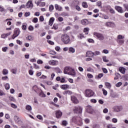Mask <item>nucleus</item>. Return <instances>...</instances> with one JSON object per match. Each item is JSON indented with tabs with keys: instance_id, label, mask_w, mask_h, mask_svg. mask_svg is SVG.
Masks as SVG:
<instances>
[{
	"instance_id": "f257e3e1",
	"label": "nucleus",
	"mask_w": 128,
	"mask_h": 128,
	"mask_svg": "<svg viewBox=\"0 0 128 128\" xmlns=\"http://www.w3.org/2000/svg\"><path fill=\"white\" fill-rule=\"evenodd\" d=\"M64 74H69L70 76H76V71H74V68L70 67H65L64 68Z\"/></svg>"
},
{
	"instance_id": "f03ea898",
	"label": "nucleus",
	"mask_w": 128,
	"mask_h": 128,
	"mask_svg": "<svg viewBox=\"0 0 128 128\" xmlns=\"http://www.w3.org/2000/svg\"><path fill=\"white\" fill-rule=\"evenodd\" d=\"M61 40L64 44H70V36L66 34H63L61 36Z\"/></svg>"
},
{
	"instance_id": "7ed1b4c3",
	"label": "nucleus",
	"mask_w": 128,
	"mask_h": 128,
	"mask_svg": "<svg viewBox=\"0 0 128 128\" xmlns=\"http://www.w3.org/2000/svg\"><path fill=\"white\" fill-rule=\"evenodd\" d=\"M94 34L99 40H104V36L100 33L94 32Z\"/></svg>"
},
{
	"instance_id": "20e7f679",
	"label": "nucleus",
	"mask_w": 128,
	"mask_h": 128,
	"mask_svg": "<svg viewBox=\"0 0 128 128\" xmlns=\"http://www.w3.org/2000/svg\"><path fill=\"white\" fill-rule=\"evenodd\" d=\"M94 92L91 90H87L85 92V96L87 98L94 96Z\"/></svg>"
},
{
	"instance_id": "39448f33",
	"label": "nucleus",
	"mask_w": 128,
	"mask_h": 128,
	"mask_svg": "<svg viewBox=\"0 0 128 128\" xmlns=\"http://www.w3.org/2000/svg\"><path fill=\"white\" fill-rule=\"evenodd\" d=\"M74 114H80L82 112V108L80 106H76L74 109Z\"/></svg>"
},
{
	"instance_id": "423d86ee",
	"label": "nucleus",
	"mask_w": 128,
	"mask_h": 128,
	"mask_svg": "<svg viewBox=\"0 0 128 128\" xmlns=\"http://www.w3.org/2000/svg\"><path fill=\"white\" fill-rule=\"evenodd\" d=\"M113 110L116 112H118L122 110V106H114L113 107Z\"/></svg>"
},
{
	"instance_id": "0eeeda50",
	"label": "nucleus",
	"mask_w": 128,
	"mask_h": 128,
	"mask_svg": "<svg viewBox=\"0 0 128 128\" xmlns=\"http://www.w3.org/2000/svg\"><path fill=\"white\" fill-rule=\"evenodd\" d=\"M105 26L108 28H116V24L112 22H106Z\"/></svg>"
},
{
	"instance_id": "6e6552de",
	"label": "nucleus",
	"mask_w": 128,
	"mask_h": 128,
	"mask_svg": "<svg viewBox=\"0 0 128 128\" xmlns=\"http://www.w3.org/2000/svg\"><path fill=\"white\" fill-rule=\"evenodd\" d=\"M86 110L88 114H92L94 112V109L91 106H88L86 108Z\"/></svg>"
},
{
	"instance_id": "1a4fd4ad",
	"label": "nucleus",
	"mask_w": 128,
	"mask_h": 128,
	"mask_svg": "<svg viewBox=\"0 0 128 128\" xmlns=\"http://www.w3.org/2000/svg\"><path fill=\"white\" fill-rule=\"evenodd\" d=\"M114 8L116 10H117V12H120V14H122L124 12L122 8L120 6H115Z\"/></svg>"
},
{
	"instance_id": "9d476101",
	"label": "nucleus",
	"mask_w": 128,
	"mask_h": 128,
	"mask_svg": "<svg viewBox=\"0 0 128 128\" xmlns=\"http://www.w3.org/2000/svg\"><path fill=\"white\" fill-rule=\"evenodd\" d=\"M86 58H94V52L91 51H88L86 52Z\"/></svg>"
},
{
	"instance_id": "9b49d317",
	"label": "nucleus",
	"mask_w": 128,
	"mask_h": 128,
	"mask_svg": "<svg viewBox=\"0 0 128 128\" xmlns=\"http://www.w3.org/2000/svg\"><path fill=\"white\" fill-rule=\"evenodd\" d=\"M56 116L57 118H60L62 116V112L60 110H58L56 111Z\"/></svg>"
},
{
	"instance_id": "f8f14e48",
	"label": "nucleus",
	"mask_w": 128,
	"mask_h": 128,
	"mask_svg": "<svg viewBox=\"0 0 128 128\" xmlns=\"http://www.w3.org/2000/svg\"><path fill=\"white\" fill-rule=\"evenodd\" d=\"M58 60H51L48 62V64L50 66H56V64H58Z\"/></svg>"
},
{
	"instance_id": "ddd939ff",
	"label": "nucleus",
	"mask_w": 128,
	"mask_h": 128,
	"mask_svg": "<svg viewBox=\"0 0 128 128\" xmlns=\"http://www.w3.org/2000/svg\"><path fill=\"white\" fill-rule=\"evenodd\" d=\"M26 8H32V0H29L27 2Z\"/></svg>"
},
{
	"instance_id": "4468645a",
	"label": "nucleus",
	"mask_w": 128,
	"mask_h": 128,
	"mask_svg": "<svg viewBox=\"0 0 128 128\" xmlns=\"http://www.w3.org/2000/svg\"><path fill=\"white\" fill-rule=\"evenodd\" d=\"M12 34V32H9L7 34H3L1 35L2 38H6L8 36H10Z\"/></svg>"
},
{
	"instance_id": "2eb2a0df",
	"label": "nucleus",
	"mask_w": 128,
	"mask_h": 128,
	"mask_svg": "<svg viewBox=\"0 0 128 128\" xmlns=\"http://www.w3.org/2000/svg\"><path fill=\"white\" fill-rule=\"evenodd\" d=\"M81 24L83 26H88V20L86 19H84L81 20Z\"/></svg>"
},
{
	"instance_id": "dca6fc26",
	"label": "nucleus",
	"mask_w": 128,
	"mask_h": 128,
	"mask_svg": "<svg viewBox=\"0 0 128 128\" xmlns=\"http://www.w3.org/2000/svg\"><path fill=\"white\" fill-rule=\"evenodd\" d=\"M20 31L19 29L16 28L14 30V34L16 36H20Z\"/></svg>"
},
{
	"instance_id": "f3484780",
	"label": "nucleus",
	"mask_w": 128,
	"mask_h": 128,
	"mask_svg": "<svg viewBox=\"0 0 128 128\" xmlns=\"http://www.w3.org/2000/svg\"><path fill=\"white\" fill-rule=\"evenodd\" d=\"M126 69L124 67H120L119 68V71L121 74H126Z\"/></svg>"
},
{
	"instance_id": "a211bd4d",
	"label": "nucleus",
	"mask_w": 128,
	"mask_h": 128,
	"mask_svg": "<svg viewBox=\"0 0 128 128\" xmlns=\"http://www.w3.org/2000/svg\"><path fill=\"white\" fill-rule=\"evenodd\" d=\"M72 100L74 104H78V100L74 96H72Z\"/></svg>"
},
{
	"instance_id": "6ab92c4d",
	"label": "nucleus",
	"mask_w": 128,
	"mask_h": 128,
	"mask_svg": "<svg viewBox=\"0 0 128 128\" xmlns=\"http://www.w3.org/2000/svg\"><path fill=\"white\" fill-rule=\"evenodd\" d=\"M55 8L56 10H58V12H62V8L57 4H55Z\"/></svg>"
},
{
	"instance_id": "aec40b11",
	"label": "nucleus",
	"mask_w": 128,
	"mask_h": 128,
	"mask_svg": "<svg viewBox=\"0 0 128 128\" xmlns=\"http://www.w3.org/2000/svg\"><path fill=\"white\" fill-rule=\"evenodd\" d=\"M75 52H76V50H74V48L70 47L68 48V52H70V54H74Z\"/></svg>"
},
{
	"instance_id": "412c9836",
	"label": "nucleus",
	"mask_w": 128,
	"mask_h": 128,
	"mask_svg": "<svg viewBox=\"0 0 128 128\" xmlns=\"http://www.w3.org/2000/svg\"><path fill=\"white\" fill-rule=\"evenodd\" d=\"M54 18H51L49 20L48 24L49 26H52L54 24Z\"/></svg>"
},
{
	"instance_id": "4be33fe9",
	"label": "nucleus",
	"mask_w": 128,
	"mask_h": 128,
	"mask_svg": "<svg viewBox=\"0 0 128 128\" xmlns=\"http://www.w3.org/2000/svg\"><path fill=\"white\" fill-rule=\"evenodd\" d=\"M117 42H118L119 44L122 46V44H124V39L117 40Z\"/></svg>"
},
{
	"instance_id": "5701e85b",
	"label": "nucleus",
	"mask_w": 128,
	"mask_h": 128,
	"mask_svg": "<svg viewBox=\"0 0 128 128\" xmlns=\"http://www.w3.org/2000/svg\"><path fill=\"white\" fill-rule=\"evenodd\" d=\"M69 86L68 84H63L61 86L60 88L62 90H68L69 88Z\"/></svg>"
},
{
	"instance_id": "b1692460",
	"label": "nucleus",
	"mask_w": 128,
	"mask_h": 128,
	"mask_svg": "<svg viewBox=\"0 0 128 128\" xmlns=\"http://www.w3.org/2000/svg\"><path fill=\"white\" fill-rule=\"evenodd\" d=\"M105 86H106L107 88H108V90H110L112 88V84L110 83L106 82H105Z\"/></svg>"
},
{
	"instance_id": "393cba45",
	"label": "nucleus",
	"mask_w": 128,
	"mask_h": 128,
	"mask_svg": "<svg viewBox=\"0 0 128 128\" xmlns=\"http://www.w3.org/2000/svg\"><path fill=\"white\" fill-rule=\"evenodd\" d=\"M14 120L16 122H18L20 120V118H18V116H14Z\"/></svg>"
},
{
	"instance_id": "a878e982",
	"label": "nucleus",
	"mask_w": 128,
	"mask_h": 128,
	"mask_svg": "<svg viewBox=\"0 0 128 128\" xmlns=\"http://www.w3.org/2000/svg\"><path fill=\"white\" fill-rule=\"evenodd\" d=\"M11 72H12V74H16L17 72H18V68H14L11 70Z\"/></svg>"
},
{
	"instance_id": "bb28decb",
	"label": "nucleus",
	"mask_w": 128,
	"mask_h": 128,
	"mask_svg": "<svg viewBox=\"0 0 128 128\" xmlns=\"http://www.w3.org/2000/svg\"><path fill=\"white\" fill-rule=\"evenodd\" d=\"M8 74V70L6 69H4L2 71V74L4 76H6V74Z\"/></svg>"
},
{
	"instance_id": "cd10ccee",
	"label": "nucleus",
	"mask_w": 128,
	"mask_h": 128,
	"mask_svg": "<svg viewBox=\"0 0 128 128\" xmlns=\"http://www.w3.org/2000/svg\"><path fill=\"white\" fill-rule=\"evenodd\" d=\"M124 36L120 34L118 35L117 36V40H124Z\"/></svg>"
},
{
	"instance_id": "c85d7f7f",
	"label": "nucleus",
	"mask_w": 128,
	"mask_h": 128,
	"mask_svg": "<svg viewBox=\"0 0 128 128\" xmlns=\"http://www.w3.org/2000/svg\"><path fill=\"white\" fill-rule=\"evenodd\" d=\"M88 30H90V28H84V32H86V34H88Z\"/></svg>"
},
{
	"instance_id": "c756f323",
	"label": "nucleus",
	"mask_w": 128,
	"mask_h": 128,
	"mask_svg": "<svg viewBox=\"0 0 128 128\" xmlns=\"http://www.w3.org/2000/svg\"><path fill=\"white\" fill-rule=\"evenodd\" d=\"M39 96L41 98H46V94H44V92H42V91H41V92H40Z\"/></svg>"
},
{
	"instance_id": "7c9ffc66",
	"label": "nucleus",
	"mask_w": 128,
	"mask_h": 128,
	"mask_svg": "<svg viewBox=\"0 0 128 128\" xmlns=\"http://www.w3.org/2000/svg\"><path fill=\"white\" fill-rule=\"evenodd\" d=\"M78 38H80V40H82V38H84V34H80L78 35Z\"/></svg>"
},
{
	"instance_id": "2f4dec72",
	"label": "nucleus",
	"mask_w": 128,
	"mask_h": 128,
	"mask_svg": "<svg viewBox=\"0 0 128 128\" xmlns=\"http://www.w3.org/2000/svg\"><path fill=\"white\" fill-rule=\"evenodd\" d=\"M96 6H98L99 8H102V2L98 1L97 2Z\"/></svg>"
},
{
	"instance_id": "473e14b6",
	"label": "nucleus",
	"mask_w": 128,
	"mask_h": 128,
	"mask_svg": "<svg viewBox=\"0 0 128 128\" xmlns=\"http://www.w3.org/2000/svg\"><path fill=\"white\" fill-rule=\"evenodd\" d=\"M26 110H28L29 112L32 110V106H29V105H27L26 106Z\"/></svg>"
},
{
	"instance_id": "72a5a7b5",
	"label": "nucleus",
	"mask_w": 128,
	"mask_h": 128,
	"mask_svg": "<svg viewBox=\"0 0 128 128\" xmlns=\"http://www.w3.org/2000/svg\"><path fill=\"white\" fill-rule=\"evenodd\" d=\"M82 6H83V8H88V3H86V2H83L82 3Z\"/></svg>"
},
{
	"instance_id": "f704fd0d",
	"label": "nucleus",
	"mask_w": 128,
	"mask_h": 128,
	"mask_svg": "<svg viewBox=\"0 0 128 128\" xmlns=\"http://www.w3.org/2000/svg\"><path fill=\"white\" fill-rule=\"evenodd\" d=\"M5 88L6 90H8V89L10 88V86L9 84L7 83L5 84Z\"/></svg>"
},
{
	"instance_id": "c9c22d12",
	"label": "nucleus",
	"mask_w": 128,
	"mask_h": 128,
	"mask_svg": "<svg viewBox=\"0 0 128 128\" xmlns=\"http://www.w3.org/2000/svg\"><path fill=\"white\" fill-rule=\"evenodd\" d=\"M72 92L70 90H67L64 92V94H72Z\"/></svg>"
},
{
	"instance_id": "e433bc0d",
	"label": "nucleus",
	"mask_w": 128,
	"mask_h": 128,
	"mask_svg": "<svg viewBox=\"0 0 128 128\" xmlns=\"http://www.w3.org/2000/svg\"><path fill=\"white\" fill-rule=\"evenodd\" d=\"M103 62H108V60H106V56H104L102 58Z\"/></svg>"
},
{
	"instance_id": "4c0bfd02",
	"label": "nucleus",
	"mask_w": 128,
	"mask_h": 128,
	"mask_svg": "<svg viewBox=\"0 0 128 128\" xmlns=\"http://www.w3.org/2000/svg\"><path fill=\"white\" fill-rule=\"evenodd\" d=\"M100 51H96L94 52V56H100Z\"/></svg>"
},
{
	"instance_id": "58836bf2",
	"label": "nucleus",
	"mask_w": 128,
	"mask_h": 128,
	"mask_svg": "<svg viewBox=\"0 0 128 128\" xmlns=\"http://www.w3.org/2000/svg\"><path fill=\"white\" fill-rule=\"evenodd\" d=\"M55 70L58 74H62V70L59 68H56Z\"/></svg>"
},
{
	"instance_id": "ea45409f",
	"label": "nucleus",
	"mask_w": 128,
	"mask_h": 128,
	"mask_svg": "<svg viewBox=\"0 0 128 128\" xmlns=\"http://www.w3.org/2000/svg\"><path fill=\"white\" fill-rule=\"evenodd\" d=\"M49 52H50V54H52V56H54L56 54V52H54V50H50Z\"/></svg>"
},
{
	"instance_id": "a19ab883",
	"label": "nucleus",
	"mask_w": 128,
	"mask_h": 128,
	"mask_svg": "<svg viewBox=\"0 0 128 128\" xmlns=\"http://www.w3.org/2000/svg\"><path fill=\"white\" fill-rule=\"evenodd\" d=\"M52 58H58V60L62 58V57L58 56H52Z\"/></svg>"
},
{
	"instance_id": "79ce46f5",
	"label": "nucleus",
	"mask_w": 128,
	"mask_h": 128,
	"mask_svg": "<svg viewBox=\"0 0 128 128\" xmlns=\"http://www.w3.org/2000/svg\"><path fill=\"white\" fill-rule=\"evenodd\" d=\"M49 10H50V12H52V10H54V6L50 5L49 6Z\"/></svg>"
},
{
	"instance_id": "37998d69",
	"label": "nucleus",
	"mask_w": 128,
	"mask_h": 128,
	"mask_svg": "<svg viewBox=\"0 0 128 128\" xmlns=\"http://www.w3.org/2000/svg\"><path fill=\"white\" fill-rule=\"evenodd\" d=\"M87 76H88V78H94V76H92V74H88Z\"/></svg>"
},
{
	"instance_id": "c03bdc74",
	"label": "nucleus",
	"mask_w": 128,
	"mask_h": 128,
	"mask_svg": "<svg viewBox=\"0 0 128 128\" xmlns=\"http://www.w3.org/2000/svg\"><path fill=\"white\" fill-rule=\"evenodd\" d=\"M122 83L121 82H118V83L116 84V86L117 88H120V86H122Z\"/></svg>"
},
{
	"instance_id": "a18cd8bd",
	"label": "nucleus",
	"mask_w": 128,
	"mask_h": 128,
	"mask_svg": "<svg viewBox=\"0 0 128 128\" xmlns=\"http://www.w3.org/2000/svg\"><path fill=\"white\" fill-rule=\"evenodd\" d=\"M48 44H51L52 46L54 44V42H52L50 40H48Z\"/></svg>"
},
{
	"instance_id": "49530a36",
	"label": "nucleus",
	"mask_w": 128,
	"mask_h": 128,
	"mask_svg": "<svg viewBox=\"0 0 128 128\" xmlns=\"http://www.w3.org/2000/svg\"><path fill=\"white\" fill-rule=\"evenodd\" d=\"M11 106L12 108H18V106H16V105L14 104H11Z\"/></svg>"
},
{
	"instance_id": "de8ad7c7",
	"label": "nucleus",
	"mask_w": 128,
	"mask_h": 128,
	"mask_svg": "<svg viewBox=\"0 0 128 128\" xmlns=\"http://www.w3.org/2000/svg\"><path fill=\"white\" fill-rule=\"evenodd\" d=\"M102 70L104 74H108V70L106 68H102Z\"/></svg>"
},
{
	"instance_id": "09e8293b",
	"label": "nucleus",
	"mask_w": 128,
	"mask_h": 128,
	"mask_svg": "<svg viewBox=\"0 0 128 128\" xmlns=\"http://www.w3.org/2000/svg\"><path fill=\"white\" fill-rule=\"evenodd\" d=\"M93 128H100V125L98 124H94L92 126Z\"/></svg>"
},
{
	"instance_id": "8fccbe9b",
	"label": "nucleus",
	"mask_w": 128,
	"mask_h": 128,
	"mask_svg": "<svg viewBox=\"0 0 128 128\" xmlns=\"http://www.w3.org/2000/svg\"><path fill=\"white\" fill-rule=\"evenodd\" d=\"M102 92H103V94L104 96H106V94H108V92L106 90L102 89Z\"/></svg>"
},
{
	"instance_id": "3c124183",
	"label": "nucleus",
	"mask_w": 128,
	"mask_h": 128,
	"mask_svg": "<svg viewBox=\"0 0 128 128\" xmlns=\"http://www.w3.org/2000/svg\"><path fill=\"white\" fill-rule=\"evenodd\" d=\"M38 18H34L33 19V22H34V24H36V22H38Z\"/></svg>"
},
{
	"instance_id": "603ef678",
	"label": "nucleus",
	"mask_w": 128,
	"mask_h": 128,
	"mask_svg": "<svg viewBox=\"0 0 128 128\" xmlns=\"http://www.w3.org/2000/svg\"><path fill=\"white\" fill-rule=\"evenodd\" d=\"M102 76H104V74H102V73L98 75V78H102Z\"/></svg>"
},
{
	"instance_id": "864d4df0",
	"label": "nucleus",
	"mask_w": 128,
	"mask_h": 128,
	"mask_svg": "<svg viewBox=\"0 0 128 128\" xmlns=\"http://www.w3.org/2000/svg\"><path fill=\"white\" fill-rule=\"evenodd\" d=\"M62 124H63V126H66V124H68V122L66 120H64L62 122Z\"/></svg>"
},
{
	"instance_id": "5fc2aeb1",
	"label": "nucleus",
	"mask_w": 128,
	"mask_h": 128,
	"mask_svg": "<svg viewBox=\"0 0 128 128\" xmlns=\"http://www.w3.org/2000/svg\"><path fill=\"white\" fill-rule=\"evenodd\" d=\"M76 10H78V12H80V6H76Z\"/></svg>"
},
{
	"instance_id": "6e6d98bb",
	"label": "nucleus",
	"mask_w": 128,
	"mask_h": 128,
	"mask_svg": "<svg viewBox=\"0 0 128 128\" xmlns=\"http://www.w3.org/2000/svg\"><path fill=\"white\" fill-rule=\"evenodd\" d=\"M110 14H116V12H114V10L112 8L110 10Z\"/></svg>"
},
{
	"instance_id": "4d7b16f0",
	"label": "nucleus",
	"mask_w": 128,
	"mask_h": 128,
	"mask_svg": "<svg viewBox=\"0 0 128 128\" xmlns=\"http://www.w3.org/2000/svg\"><path fill=\"white\" fill-rule=\"evenodd\" d=\"M40 22H44V16H40Z\"/></svg>"
},
{
	"instance_id": "13d9d810",
	"label": "nucleus",
	"mask_w": 128,
	"mask_h": 128,
	"mask_svg": "<svg viewBox=\"0 0 128 128\" xmlns=\"http://www.w3.org/2000/svg\"><path fill=\"white\" fill-rule=\"evenodd\" d=\"M112 122H114V123L118 122V119H116V118H113L112 119Z\"/></svg>"
},
{
	"instance_id": "bf43d9fd",
	"label": "nucleus",
	"mask_w": 128,
	"mask_h": 128,
	"mask_svg": "<svg viewBox=\"0 0 128 128\" xmlns=\"http://www.w3.org/2000/svg\"><path fill=\"white\" fill-rule=\"evenodd\" d=\"M9 100L11 102H14V98L13 97L9 96Z\"/></svg>"
},
{
	"instance_id": "052dcab7",
	"label": "nucleus",
	"mask_w": 128,
	"mask_h": 128,
	"mask_svg": "<svg viewBox=\"0 0 128 128\" xmlns=\"http://www.w3.org/2000/svg\"><path fill=\"white\" fill-rule=\"evenodd\" d=\"M91 102H93V104H96V99H92L90 100Z\"/></svg>"
},
{
	"instance_id": "680f3d73",
	"label": "nucleus",
	"mask_w": 128,
	"mask_h": 128,
	"mask_svg": "<svg viewBox=\"0 0 128 128\" xmlns=\"http://www.w3.org/2000/svg\"><path fill=\"white\" fill-rule=\"evenodd\" d=\"M52 28L53 30H58V26H56V24H54V25L53 26V27Z\"/></svg>"
},
{
	"instance_id": "e2e57ef3",
	"label": "nucleus",
	"mask_w": 128,
	"mask_h": 128,
	"mask_svg": "<svg viewBox=\"0 0 128 128\" xmlns=\"http://www.w3.org/2000/svg\"><path fill=\"white\" fill-rule=\"evenodd\" d=\"M28 40H32V36H28Z\"/></svg>"
},
{
	"instance_id": "0e129e2a",
	"label": "nucleus",
	"mask_w": 128,
	"mask_h": 128,
	"mask_svg": "<svg viewBox=\"0 0 128 128\" xmlns=\"http://www.w3.org/2000/svg\"><path fill=\"white\" fill-rule=\"evenodd\" d=\"M22 28L24 30H26V25H23Z\"/></svg>"
},
{
	"instance_id": "69168bd1",
	"label": "nucleus",
	"mask_w": 128,
	"mask_h": 128,
	"mask_svg": "<svg viewBox=\"0 0 128 128\" xmlns=\"http://www.w3.org/2000/svg\"><path fill=\"white\" fill-rule=\"evenodd\" d=\"M36 118H38V120H42V116L40 115H38Z\"/></svg>"
},
{
	"instance_id": "338daca9",
	"label": "nucleus",
	"mask_w": 128,
	"mask_h": 128,
	"mask_svg": "<svg viewBox=\"0 0 128 128\" xmlns=\"http://www.w3.org/2000/svg\"><path fill=\"white\" fill-rule=\"evenodd\" d=\"M7 50H8V47L3 48H2V52H6Z\"/></svg>"
},
{
	"instance_id": "774afa93",
	"label": "nucleus",
	"mask_w": 128,
	"mask_h": 128,
	"mask_svg": "<svg viewBox=\"0 0 128 128\" xmlns=\"http://www.w3.org/2000/svg\"><path fill=\"white\" fill-rule=\"evenodd\" d=\"M124 8H125L126 10L128 11V5L126 4H124Z\"/></svg>"
}]
</instances>
